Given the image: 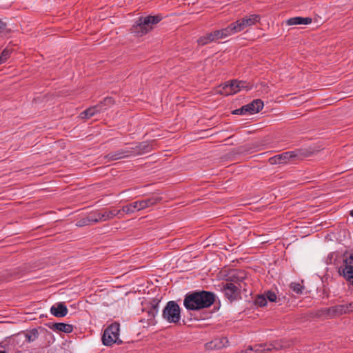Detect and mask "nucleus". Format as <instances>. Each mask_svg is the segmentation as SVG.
I'll use <instances>...</instances> for the list:
<instances>
[{
	"mask_svg": "<svg viewBox=\"0 0 353 353\" xmlns=\"http://www.w3.org/2000/svg\"><path fill=\"white\" fill-rule=\"evenodd\" d=\"M99 105H96L87 108L80 114L81 117L83 119H88L96 114L101 112Z\"/></svg>",
	"mask_w": 353,
	"mask_h": 353,
	"instance_id": "nucleus-17",
	"label": "nucleus"
},
{
	"mask_svg": "<svg viewBox=\"0 0 353 353\" xmlns=\"http://www.w3.org/2000/svg\"><path fill=\"white\" fill-rule=\"evenodd\" d=\"M162 19L163 17L161 14L155 16L149 15L145 17H141L133 24L130 31L135 36L141 37L152 30V25L159 23Z\"/></svg>",
	"mask_w": 353,
	"mask_h": 353,
	"instance_id": "nucleus-3",
	"label": "nucleus"
},
{
	"mask_svg": "<svg viewBox=\"0 0 353 353\" xmlns=\"http://www.w3.org/2000/svg\"><path fill=\"white\" fill-rule=\"evenodd\" d=\"M134 152H135V154L136 156H139V155H142V154H138V152L139 153V152H141V148L140 146V143H136V145H134Z\"/></svg>",
	"mask_w": 353,
	"mask_h": 353,
	"instance_id": "nucleus-39",
	"label": "nucleus"
},
{
	"mask_svg": "<svg viewBox=\"0 0 353 353\" xmlns=\"http://www.w3.org/2000/svg\"><path fill=\"white\" fill-rule=\"evenodd\" d=\"M120 325L118 323H113L103 332L102 343L104 345L110 346L114 343L120 344L122 341L119 339Z\"/></svg>",
	"mask_w": 353,
	"mask_h": 353,
	"instance_id": "nucleus-7",
	"label": "nucleus"
},
{
	"mask_svg": "<svg viewBox=\"0 0 353 353\" xmlns=\"http://www.w3.org/2000/svg\"><path fill=\"white\" fill-rule=\"evenodd\" d=\"M50 312L56 317H64L67 315L68 310L63 303H58L51 307Z\"/></svg>",
	"mask_w": 353,
	"mask_h": 353,
	"instance_id": "nucleus-11",
	"label": "nucleus"
},
{
	"mask_svg": "<svg viewBox=\"0 0 353 353\" xmlns=\"http://www.w3.org/2000/svg\"><path fill=\"white\" fill-rule=\"evenodd\" d=\"M162 317L170 323H177L181 319V309L174 301H170L163 310Z\"/></svg>",
	"mask_w": 353,
	"mask_h": 353,
	"instance_id": "nucleus-6",
	"label": "nucleus"
},
{
	"mask_svg": "<svg viewBox=\"0 0 353 353\" xmlns=\"http://www.w3.org/2000/svg\"><path fill=\"white\" fill-rule=\"evenodd\" d=\"M0 353H7L5 350L0 351Z\"/></svg>",
	"mask_w": 353,
	"mask_h": 353,
	"instance_id": "nucleus-43",
	"label": "nucleus"
},
{
	"mask_svg": "<svg viewBox=\"0 0 353 353\" xmlns=\"http://www.w3.org/2000/svg\"><path fill=\"white\" fill-rule=\"evenodd\" d=\"M339 316L353 312V302L338 305Z\"/></svg>",
	"mask_w": 353,
	"mask_h": 353,
	"instance_id": "nucleus-22",
	"label": "nucleus"
},
{
	"mask_svg": "<svg viewBox=\"0 0 353 353\" xmlns=\"http://www.w3.org/2000/svg\"><path fill=\"white\" fill-rule=\"evenodd\" d=\"M229 341L225 337H223L220 339H215L205 344V347L208 350L213 349H221L228 345Z\"/></svg>",
	"mask_w": 353,
	"mask_h": 353,
	"instance_id": "nucleus-13",
	"label": "nucleus"
},
{
	"mask_svg": "<svg viewBox=\"0 0 353 353\" xmlns=\"http://www.w3.org/2000/svg\"><path fill=\"white\" fill-rule=\"evenodd\" d=\"M12 52V49L6 48L0 52V58L3 63H5L10 57Z\"/></svg>",
	"mask_w": 353,
	"mask_h": 353,
	"instance_id": "nucleus-29",
	"label": "nucleus"
},
{
	"mask_svg": "<svg viewBox=\"0 0 353 353\" xmlns=\"http://www.w3.org/2000/svg\"><path fill=\"white\" fill-rule=\"evenodd\" d=\"M215 301L213 292L201 290L190 292L185 296L183 305L188 310H199L210 307Z\"/></svg>",
	"mask_w": 353,
	"mask_h": 353,
	"instance_id": "nucleus-1",
	"label": "nucleus"
},
{
	"mask_svg": "<svg viewBox=\"0 0 353 353\" xmlns=\"http://www.w3.org/2000/svg\"><path fill=\"white\" fill-rule=\"evenodd\" d=\"M252 348H254V353H264L265 351H270L276 347L272 344L269 345L260 344L254 345Z\"/></svg>",
	"mask_w": 353,
	"mask_h": 353,
	"instance_id": "nucleus-26",
	"label": "nucleus"
},
{
	"mask_svg": "<svg viewBox=\"0 0 353 353\" xmlns=\"http://www.w3.org/2000/svg\"><path fill=\"white\" fill-rule=\"evenodd\" d=\"M235 86L239 89V91L241 90H250L252 88V85L246 81L238 80L237 84Z\"/></svg>",
	"mask_w": 353,
	"mask_h": 353,
	"instance_id": "nucleus-30",
	"label": "nucleus"
},
{
	"mask_svg": "<svg viewBox=\"0 0 353 353\" xmlns=\"http://www.w3.org/2000/svg\"><path fill=\"white\" fill-rule=\"evenodd\" d=\"M242 19H238L237 21L232 23V26L233 27L234 31L235 33L241 32L246 28L243 22L242 21Z\"/></svg>",
	"mask_w": 353,
	"mask_h": 353,
	"instance_id": "nucleus-27",
	"label": "nucleus"
},
{
	"mask_svg": "<svg viewBox=\"0 0 353 353\" xmlns=\"http://www.w3.org/2000/svg\"><path fill=\"white\" fill-rule=\"evenodd\" d=\"M127 152L126 154L128 155V157H132V156H136L134 152V147H129L126 150H125Z\"/></svg>",
	"mask_w": 353,
	"mask_h": 353,
	"instance_id": "nucleus-38",
	"label": "nucleus"
},
{
	"mask_svg": "<svg viewBox=\"0 0 353 353\" xmlns=\"http://www.w3.org/2000/svg\"><path fill=\"white\" fill-rule=\"evenodd\" d=\"M233 114H237V115H242V114H248V111L247 107L245 105H243L241 108L236 109L232 111V112Z\"/></svg>",
	"mask_w": 353,
	"mask_h": 353,
	"instance_id": "nucleus-35",
	"label": "nucleus"
},
{
	"mask_svg": "<svg viewBox=\"0 0 353 353\" xmlns=\"http://www.w3.org/2000/svg\"><path fill=\"white\" fill-rule=\"evenodd\" d=\"M338 308V305L329 307L321 308L316 311V315L318 317L325 318L326 319L339 317V312Z\"/></svg>",
	"mask_w": 353,
	"mask_h": 353,
	"instance_id": "nucleus-10",
	"label": "nucleus"
},
{
	"mask_svg": "<svg viewBox=\"0 0 353 353\" xmlns=\"http://www.w3.org/2000/svg\"><path fill=\"white\" fill-rule=\"evenodd\" d=\"M263 101L259 99H254L251 103L245 105V107L248 108V113L250 114L258 113L263 109Z\"/></svg>",
	"mask_w": 353,
	"mask_h": 353,
	"instance_id": "nucleus-14",
	"label": "nucleus"
},
{
	"mask_svg": "<svg viewBox=\"0 0 353 353\" xmlns=\"http://www.w3.org/2000/svg\"><path fill=\"white\" fill-rule=\"evenodd\" d=\"M221 32H223L224 38L235 34L233 27L232 26V23L228 25L226 28L221 29Z\"/></svg>",
	"mask_w": 353,
	"mask_h": 353,
	"instance_id": "nucleus-33",
	"label": "nucleus"
},
{
	"mask_svg": "<svg viewBox=\"0 0 353 353\" xmlns=\"http://www.w3.org/2000/svg\"><path fill=\"white\" fill-rule=\"evenodd\" d=\"M241 19L243 20L242 21L243 22L244 25L247 28L252 25H254L256 23L259 22L260 21L261 17L260 15L259 14H253L249 16H245V17Z\"/></svg>",
	"mask_w": 353,
	"mask_h": 353,
	"instance_id": "nucleus-21",
	"label": "nucleus"
},
{
	"mask_svg": "<svg viewBox=\"0 0 353 353\" xmlns=\"http://www.w3.org/2000/svg\"><path fill=\"white\" fill-rule=\"evenodd\" d=\"M162 200V197L158 195H152L150 198L144 200L137 201L122 208L123 212L125 214H131L135 211L145 209L148 207L152 206Z\"/></svg>",
	"mask_w": 353,
	"mask_h": 353,
	"instance_id": "nucleus-5",
	"label": "nucleus"
},
{
	"mask_svg": "<svg viewBox=\"0 0 353 353\" xmlns=\"http://www.w3.org/2000/svg\"><path fill=\"white\" fill-rule=\"evenodd\" d=\"M254 304L256 305L263 307L265 306L267 304L266 297H265V295H259L254 300Z\"/></svg>",
	"mask_w": 353,
	"mask_h": 353,
	"instance_id": "nucleus-31",
	"label": "nucleus"
},
{
	"mask_svg": "<svg viewBox=\"0 0 353 353\" xmlns=\"http://www.w3.org/2000/svg\"><path fill=\"white\" fill-rule=\"evenodd\" d=\"M253 351L254 348H252V346H249L245 350H243L238 353H254Z\"/></svg>",
	"mask_w": 353,
	"mask_h": 353,
	"instance_id": "nucleus-40",
	"label": "nucleus"
},
{
	"mask_svg": "<svg viewBox=\"0 0 353 353\" xmlns=\"http://www.w3.org/2000/svg\"><path fill=\"white\" fill-rule=\"evenodd\" d=\"M263 295L266 297V301L269 300L271 302H274L276 300V295L274 292L268 291Z\"/></svg>",
	"mask_w": 353,
	"mask_h": 353,
	"instance_id": "nucleus-36",
	"label": "nucleus"
},
{
	"mask_svg": "<svg viewBox=\"0 0 353 353\" xmlns=\"http://www.w3.org/2000/svg\"><path fill=\"white\" fill-rule=\"evenodd\" d=\"M339 273L353 285V254L344 256Z\"/></svg>",
	"mask_w": 353,
	"mask_h": 353,
	"instance_id": "nucleus-8",
	"label": "nucleus"
},
{
	"mask_svg": "<svg viewBox=\"0 0 353 353\" xmlns=\"http://www.w3.org/2000/svg\"><path fill=\"white\" fill-rule=\"evenodd\" d=\"M3 63V61H1V59H0V65Z\"/></svg>",
	"mask_w": 353,
	"mask_h": 353,
	"instance_id": "nucleus-44",
	"label": "nucleus"
},
{
	"mask_svg": "<svg viewBox=\"0 0 353 353\" xmlns=\"http://www.w3.org/2000/svg\"><path fill=\"white\" fill-rule=\"evenodd\" d=\"M231 281H228L223 284L222 292L225 296L230 301L241 299V289L242 288L241 283L245 278L243 272H237L232 276Z\"/></svg>",
	"mask_w": 353,
	"mask_h": 353,
	"instance_id": "nucleus-2",
	"label": "nucleus"
},
{
	"mask_svg": "<svg viewBox=\"0 0 353 353\" xmlns=\"http://www.w3.org/2000/svg\"><path fill=\"white\" fill-rule=\"evenodd\" d=\"M350 215L353 217V210L350 212Z\"/></svg>",
	"mask_w": 353,
	"mask_h": 353,
	"instance_id": "nucleus-42",
	"label": "nucleus"
},
{
	"mask_svg": "<svg viewBox=\"0 0 353 353\" xmlns=\"http://www.w3.org/2000/svg\"><path fill=\"white\" fill-rule=\"evenodd\" d=\"M26 341L28 343L34 342L36 341L39 337V332L38 330L36 328H34L30 331H28L25 334Z\"/></svg>",
	"mask_w": 353,
	"mask_h": 353,
	"instance_id": "nucleus-25",
	"label": "nucleus"
},
{
	"mask_svg": "<svg viewBox=\"0 0 353 353\" xmlns=\"http://www.w3.org/2000/svg\"><path fill=\"white\" fill-rule=\"evenodd\" d=\"M312 154V152L307 149L288 151L270 157L268 159V162L271 165L286 163L290 159H294L298 157H310Z\"/></svg>",
	"mask_w": 353,
	"mask_h": 353,
	"instance_id": "nucleus-4",
	"label": "nucleus"
},
{
	"mask_svg": "<svg viewBox=\"0 0 353 353\" xmlns=\"http://www.w3.org/2000/svg\"><path fill=\"white\" fill-rule=\"evenodd\" d=\"M212 34L213 37H214V41H216L219 39L224 38L223 32H221V30H216L212 32Z\"/></svg>",
	"mask_w": 353,
	"mask_h": 353,
	"instance_id": "nucleus-37",
	"label": "nucleus"
},
{
	"mask_svg": "<svg viewBox=\"0 0 353 353\" xmlns=\"http://www.w3.org/2000/svg\"><path fill=\"white\" fill-rule=\"evenodd\" d=\"M290 288L295 293L301 294L303 292V286L301 285L299 283L293 282L290 284Z\"/></svg>",
	"mask_w": 353,
	"mask_h": 353,
	"instance_id": "nucleus-32",
	"label": "nucleus"
},
{
	"mask_svg": "<svg viewBox=\"0 0 353 353\" xmlns=\"http://www.w3.org/2000/svg\"><path fill=\"white\" fill-rule=\"evenodd\" d=\"M6 27V23L0 19V32H2Z\"/></svg>",
	"mask_w": 353,
	"mask_h": 353,
	"instance_id": "nucleus-41",
	"label": "nucleus"
},
{
	"mask_svg": "<svg viewBox=\"0 0 353 353\" xmlns=\"http://www.w3.org/2000/svg\"><path fill=\"white\" fill-rule=\"evenodd\" d=\"M123 211L122 209L121 210H106L104 212H103L101 215V219H103V221H106L108 219H111L114 218L116 216H118L119 218L123 217Z\"/></svg>",
	"mask_w": 353,
	"mask_h": 353,
	"instance_id": "nucleus-19",
	"label": "nucleus"
},
{
	"mask_svg": "<svg viewBox=\"0 0 353 353\" xmlns=\"http://www.w3.org/2000/svg\"><path fill=\"white\" fill-rule=\"evenodd\" d=\"M126 153L127 152L125 150L121 149L116 152L108 153L104 157V158L108 159V161L119 160L123 158H128Z\"/></svg>",
	"mask_w": 353,
	"mask_h": 353,
	"instance_id": "nucleus-16",
	"label": "nucleus"
},
{
	"mask_svg": "<svg viewBox=\"0 0 353 353\" xmlns=\"http://www.w3.org/2000/svg\"><path fill=\"white\" fill-rule=\"evenodd\" d=\"M115 103L114 99L111 97H105L103 99V101H100L97 105H100L101 112L106 110L108 107L112 106Z\"/></svg>",
	"mask_w": 353,
	"mask_h": 353,
	"instance_id": "nucleus-23",
	"label": "nucleus"
},
{
	"mask_svg": "<svg viewBox=\"0 0 353 353\" xmlns=\"http://www.w3.org/2000/svg\"><path fill=\"white\" fill-rule=\"evenodd\" d=\"M51 329L55 331L69 334L73 331V326L70 324L64 323H55L52 325Z\"/></svg>",
	"mask_w": 353,
	"mask_h": 353,
	"instance_id": "nucleus-18",
	"label": "nucleus"
},
{
	"mask_svg": "<svg viewBox=\"0 0 353 353\" xmlns=\"http://www.w3.org/2000/svg\"><path fill=\"white\" fill-rule=\"evenodd\" d=\"M312 21V19L311 17H294L288 19L286 21V23L288 26H294V25H307L311 23Z\"/></svg>",
	"mask_w": 353,
	"mask_h": 353,
	"instance_id": "nucleus-15",
	"label": "nucleus"
},
{
	"mask_svg": "<svg viewBox=\"0 0 353 353\" xmlns=\"http://www.w3.org/2000/svg\"><path fill=\"white\" fill-rule=\"evenodd\" d=\"M160 303V300L159 299H152L148 307L147 308H144L143 310V312H146L147 314V321L148 325H155L157 321L155 320V316L158 313V307L159 304Z\"/></svg>",
	"mask_w": 353,
	"mask_h": 353,
	"instance_id": "nucleus-9",
	"label": "nucleus"
},
{
	"mask_svg": "<svg viewBox=\"0 0 353 353\" xmlns=\"http://www.w3.org/2000/svg\"><path fill=\"white\" fill-rule=\"evenodd\" d=\"M92 225L90 221V219L88 216L85 217V218H83L80 220H79L77 223H76V225L78 226V227H83V226H86V225Z\"/></svg>",
	"mask_w": 353,
	"mask_h": 353,
	"instance_id": "nucleus-34",
	"label": "nucleus"
},
{
	"mask_svg": "<svg viewBox=\"0 0 353 353\" xmlns=\"http://www.w3.org/2000/svg\"><path fill=\"white\" fill-rule=\"evenodd\" d=\"M140 146L141 148V152H139V154H142L143 155L154 150L157 146V142L154 140L151 141H143L140 142Z\"/></svg>",
	"mask_w": 353,
	"mask_h": 353,
	"instance_id": "nucleus-20",
	"label": "nucleus"
},
{
	"mask_svg": "<svg viewBox=\"0 0 353 353\" xmlns=\"http://www.w3.org/2000/svg\"><path fill=\"white\" fill-rule=\"evenodd\" d=\"M101 212H91L88 214V217L90 219V221L92 224L94 223H96L100 221H103V219H101Z\"/></svg>",
	"mask_w": 353,
	"mask_h": 353,
	"instance_id": "nucleus-28",
	"label": "nucleus"
},
{
	"mask_svg": "<svg viewBox=\"0 0 353 353\" xmlns=\"http://www.w3.org/2000/svg\"><path fill=\"white\" fill-rule=\"evenodd\" d=\"M213 41H214V37H213L212 32L206 34L205 35L200 37L197 40L198 44L202 46Z\"/></svg>",
	"mask_w": 353,
	"mask_h": 353,
	"instance_id": "nucleus-24",
	"label": "nucleus"
},
{
	"mask_svg": "<svg viewBox=\"0 0 353 353\" xmlns=\"http://www.w3.org/2000/svg\"><path fill=\"white\" fill-rule=\"evenodd\" d=\"M236 84L237 80L228 81L225 83L222 90H219V92L224 95L234 94L239 91V89L235 86Z\"/></svg>",
	"mask_w": 353,
	"mask_h": 353,
	"instance_id": "nucleus-12",
	"label": "nucleus"
}]
</instances>
